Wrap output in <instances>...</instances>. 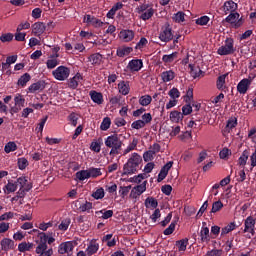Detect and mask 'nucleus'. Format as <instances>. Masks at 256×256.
<instances>
[{
	"label": "nucleus",
	"instance_id": "1",
	"mask_svg": "<svg viewBox=\"0 0 256 256\" xmlns=\"http://www.w3.org/2000/svg\"><path fill=\"white\" fill-rule=\"evenodd\" d=\"M141 163H143L141 155L133 153L126 164H124L123 175H133V173H137V169H139Z\"/></svg>",
	"mask_w": 256,
	"mask_h": 256
},
{
	"label": "nucleus",
	"instance_id": "2",
	"mask_svg": "<svg viewBox=\"0 0 256 256\" xmlns=\"http://www.w3.org/2000/svg\"><path fill=\"white\" fill-rule=\"evenodd\" d=\"M105 145L110 150V155H119L121 153V149L123 147V141L119 138V135L113 134L107 137L105 140Z\"/></svg>",
	"mask_w": 256,
	"mask_h": 256
},
{
	"label": "nucleus",
	"instance_id": "3",
	"mask_svg": "<svg viewBox=\"0 0 256 256\" xmlns=\"http://www.w3.org/2000/svg\"><path fill=\"white\" fill-rule=\"evenodd\" d=\"M16 187L20 196L27 195L31 189H33V184L27 180V177H19L16 181Z\"/></svg>",
	"mask_w": 256,
	"mask_h": 256
},
{
	"label": "nucleus",
	"instance_id": "4",
	"mask_svg": "<svg viewBox=\"0 0 256 256\" xmlns=\"http://www.w3.org/2000/svg\"><path fill=\"white\" fill-rule=\"evenodd\" d=\"M160 41L164 43H169V41H173V29L169 23H166L159 34Z\"/></svg>",
	"mask_w": 256,
	"mask_h": 256
},
{
	"label": "nucleus",
	"instance_id": "5",
	"mask_svg": "<svg viewBox=\"0 0 256 256\" xmlns=\"http://www.w3.org/2000/svg\"><path fill=\"white\" fill-rule=\"evenodd\" d=\"M70 73L71 70H69V68L60 66L52 72V75L57 79V81H65V79L69 78Z\"/></svg>",
	"mask_w": 256,
	"mask_h": 256
},
{
	"label": "nucleus",
	"instance_id": "6",
	"mask_svg": "<svg viewBox=\"0 0 256 256\" xmlns=\"http://www.w3.org/2000/svg\"><path fill=\"white\" fill-rule=\"evenodd\" d=\"M218 55H233L235 48L233 47V39H227L225 45L221 46L218 51Z\"/></svg>",
	"mask_w": 256,
	"mask_h": 256
},
{
	"label": "nucleus",
	"instance_id": "7",
	"mask_svg": "<svg viewBox=\"0 0 256 256\" xmlns=\"http://www.w3.org/2000/svg\"><path fill=\"white\" fill-rule=\"evenodd\" d=\"M239 13L237 12H232L230 13V15L225 19L226 23H230L231 25H233V27L235 29H239V27H241V25H243V19L240 18Z\"/></svg>",
	"mask_w": 256,
	"mask_h": 256
},
{
	"label": "nucleus",
	"instance_id": "8",
	"mask_svg": "<svg viewBox=\"0 0 256 256\" xmlns=\"http://www.w3.org/2000/svg\"><path fill=\"white\" fill-rule=\"evenodd\" d=\"M25 107V98L23 96L18 95L14 98V106L10 108L11 115H15V113H19Z\"/></svg>",
	"mask_w": 256,
	"mask_h": 256
},
{
	"label": "nucleus",
	"instance_id": "9",
	"mask_svg": "<svg viewBox=\"0 0 256 256\" xmlns=\"http://www.w3.org/2000/svg\"><path fill=\"white\" fill-rule=\"evenodd\" d=\"M47 30V26L43 22H36L32 25V33L35 37H41Z\"/></svg>",
	"mask_w": 256,
	"mask_h": 256
},
{
	"label": "nucleus",
	"instance_id": "10",
	"mask_svg": "<svg viewBox=\"0 0 256 256\" xmlns=\"http://www.w3.org/2000/svg\"><path fill=\"white\" fill-rule=\"evenodd\" d=\"M74 248L75 245H73V242H63L59 245L58 252L60 255H65V253L69 255L70 253H73Z\"/></svg>",
	"mask_w": 256,
	"mask_h": 256
},
{
	"label": "nucleus",
	"instance_id": "11",
	"mask_svg": "<svg viewBox=\"0 0 256 256\" xmlns=\"http://www.w3.org/2000/svg\"><path fill=\"white\" fill-rule=\"evenodd\" d=\"M244 233H251V235H255V220L253 216L246 218Z\"/></svg>",
	"mask_w": 256,
	"mask_h": 256
},
{
	"label": "nucleus",
	"instance_id": "12",
	"mask_svg": "<svg viewBox=\"0 0 256 256\" xmlns=\"http://www.w3.org/2000/svg\"><path fill=\"white\" fill-rule=\"evenodd\" d=\"M2 251H11L15 249V242L9 238H4L0 242Z\"/></svg>",
	"mask_w": 256,
	"mask_h": 256
},
{
	"label": "nucleus",
	"instance_id": "13",
	"mask_svg": "<svg viewBox=\"0 0 256 256\" xmlns=\"http://www.w3.org/2000/svg\"><path fill=\"white\" fill-rule=\"evenodd\" d=\"M250 81L249 80H245L242 79L238 85H237V91L238 93H241V95H245V93H247V91H249V86H250Z\"/></svg>",
	"mask_w": 256,
	"mask_h": 256
},
{
	"label": "nucleus",
	"instance_id": "14",
	"mask_svg": "<svg viewBox=\"0 0 256 256\" xmlns=\"http://www.w3.org/2000/svg\"><path fill=\"white\" fill-rule=\"evenodd\" d=\"M205 225L206 223H203V227L200 231V237L202 243H209V241H211V236L209 235V228Z\"/></svg>",
	"mask_w": 256,
	"mask_h": 256
},
{
	"label": "nucleus",
	"instance_id": "15",
	"mask_svg": "<svg viewBox=\"0 0 256 256\" xmlns=\"http://www.w3.org/2000/svg\"><path fill=\"white\" fill-rule=\"evenodd\" d=\"M83 80V76L80 73H77L73 78L69 80L68 87L70 89H77L79 87V83Z\"/></svg>",
	"mask_w": 256,
	"mask_h": 256
},
{
	"label": "nucleus",
	"instance_id": "16",
	"mask_svg": "<svg viewBox=\"0 0 256 256\" xmlns=\"http://www.w3.org/2000/svg\"><path fill=\"white\" fill-rule=\"evenodd\" d=\"M128 66L131 71H141V69L143 68V60H131Z\"/></svg>",
	"mask_w": 256,
	"mask_h": 256
},
{
	"label": "nucleus",
	"instance_id": "17",
	"mask_svg": "<svg viewBox=\"0 0 256 256\" xmlns=\"http://www.w3.org/2000/svg\"><path fill=\"white\" fill-rule=\"evenodd\" d=\"M97 251H99V244L97 243L96 240H92L88 248L86 249V255L88 256L95 255Z\"/></svg>",
	"mask_w": 256,
	"mask_h": 256
},
{
	"label": "nucleus",
	"instance_id": "18",
	"mask_svg": "<svg viewBox=\"0 0 256 256\" xmlns=\"http://www.w3.org/2000/svg\"><path fill=\"white\" fill-rule=\"evenodd\" d=\"M45 89V82L43 81H38L36 83H33L29 87V92L30 93H37V91H43Z\"/></svg>",
	"mask_w": 256,
	"mask_h": 256
},
{
	"label": "nucleus",
	"instance_id": "19",
	"mask_svg": "<svg viewBox=\"0 0 256 256\" xmlns=\"http://www.w3.org/2000/svg\"><path fill=\"white\" fill-rule=\"evenodd\" d=\"M90 97L94 103H97V105L103 104V94L97 91H90Z\"/></svg>",
	"mask_w": 256,
	"mask_h": 256
},
{
	"label": "nucleus",
	"instance_id": "20",
	"mask_svg": "<svg viewBox=\"0 0 256 256\" xmlns=\"http://www.w3.org/2000/svg\"><path fill=\"white\" fill-rule=\"evenodd\" d=\"M237 125V121L229 120L225 126V128L222 130V135L224 137H227L229 133H231V129H235V126Z\"/></svg>",
	"mask_w": 256,
	"mask_h": 256
},
{
	"label": "nucleus",
	"instance_id": "21",
	"mask_svg": "<svg viewBox=\"0 0 256 256\" xmlns=\"http://www.w3.org/2000/svg\"><path fill=\"white\" fill-rule=\"evenodd\" d=\"M161 78L164 83H169V81H173L175 79V72L172 70L165 71L161 74Z\"/></svg>",
	"mask_w": 256,
	"mask_h": 256
},
{
	"label": "nucleus",
	"instance_id": "22",
	"mask_svg": "<svg viewBox=\"0 0 256 256\" xmlns=\"http://www.w3.org/2000/svg\"><path fill=\"white\" fill-rule=\"evenodd\" d=\"M101 61H103V55L100 53H94L89 57V62L92 65H101Z\"/></svg>",
	"mask_w": 256,
	"mask_h": 256
},
{
	"label": "nucleus",
	"instance_id": "23",
	"mask_svg": "<svg viewBox=\"0 0 256 256\" xmlns=\"http://www.w3.org/2000/svg\"><path fill=\"white\" fill-rule=\"evenodd\" d=\"M123 40L126 42L133 41V38L135 37V32L133 30H124L120 33Z\"/></svg>",
	"mask_w": 256,
	"mask_h": 256
},
{
	"label": "nucleus",
	"instance_id": "24",
	"mask_svg": "<svg viewBox=\"0 0 256 256\" xmlns=\"http://www.w3.org/2000/svg\"><path fill=\"white\" fill-rule=\"evenodd\" d=\"M119 93L122 95H129V82L121 81L118 84Z\"/></svg>",
	"mask_w": 256,
	"mask_h": 256
},
{
	"label": "nucleus",
	"instance_id": "25",
	"mask_svg": "<svg viewBox=\"0 0 256 256\" xmlns=\"http://www.w3.org/2000/svg\"><path fill=\"white\" fill-rule=\"evenodd\" d=\"M158 205L159 202H157V199L153 197H148L145 200V207H147V209H149V207H152V209H157Z\"/></svg>",
	"mask_w": 256,
	"mask_h": 256
},
{
	"label": "nucleus",
	"instance_id": "26",
	"mask_svg": "<svg viewBox=\"0 0 256 256\" xmlns=\"http://www.w3.org/2000/svg\"><path fill=\"white\" fill-rule=\"evenodd\" d=\"M76 178L79 180V181H85V179H90L91 176L89 174V169L88 170H81V171H78L76 173Z\"/></svg>",
	"mask_w": 256,
	"mask_h": 256
},
{
	"label": "nucleus",
	"instance_id": "27",
	"mask_svg": "<svg viewBox=\"0 0 256 256\" xmlns=\"http://www.w3.org/2000/svg\"><path fill=\"white\" fill-rule=\"evenodd\" d=\"M236 9L237 3L233 2V0L224 3V11H230V13H235Z\"/></svg>",
	"mask_w": 256,
	"mask_h": 256
},
{
	"label": "nucleus",
	"instance_id": "28",
	"mask_svg": "<svg viewBox=\"0 0 256 256\" xmlns=\"http://www.w3.org/2000/svg\"><path fill=\"white\" fill-rule=\"evenodd\" d=\"M227 75L229 74H223L217 78V81H216L217 89L219 90L225 89V79H227Z\"/></svg>",
	"mask_w": 256,
	"mask_h": 256
},
{
	"label": "nucleus",
	"instance_id": "29",
	"mask_svg": "<svg viewBox=\"0 0 256 256\" xmlns=\"http://www.w3.org/2000/svg\"><path fill=\"white\" fill-rule=\"evenodd\" d=\"M154 14H155V10L153 8H149L146 11L142 12L140 19H142L143 21H147L151 19Z\"/></svg>",
	"mask_w": 256,
	"mask_h": 256
},
{
	"label": "nucleus",
	"instance_id": "30",
	"mask_svg": "<svg viewBox=\"0 0 256 256\" xmlns=\"http://www.w3.org/2000/svg\"><path fill=\"white\" fill-rule=\"evenodd\" d=\"M32 247L33 243L22 242L18 245V251H20V253H25V251H31Z\"/></svg>",
	"mask_w": 256,
	"mask_h": 256
},
{
	"label": "nucleus",
	"instance_id": "31",
	"mask_svg": "<svg viewBox=\"0 0 256 256\" xmlns=\"http://www.w3.org/2000/svg\"><path fill=\"white\" fill-rule=\"evenodd\" d=\"M29 81H31V75H29V73H25L19 78L18 85L25 87Z\"/></svg>",
	"mask_w": 256,
	"mask_h": 256
},
{
	"label": "nucleus",
	"instance_id": "32",
	"mask_svg": "<svg viewBox=\"0 0 256 256\" xmlns=\"http://www.w3.org/2000/svg\"><path fill=\"white\" fill-rule=\"evenodd\" d=\"M133 51V48L131 47H124V48H119L117 50V56L118 57H126Z\"/></svg>",
	"mask_w": 256,
	"mask_h": 256
},
{
	"label": "nucleus",
	"instance_id": "33",
	"mask_svg": "<svg viewBox=\"0 0 256 256\" xmlns=\"http://www.w3.org/2000/svg\"><path fill=\"white\" fill-rule=\"evenodd\" d=\"M151 101H153V98L150 95H144L139 99V103L140 105H142V107H147V105H151Z\"/></svg>",
	"mask_w": 256,
	"mask_h": 256
},
{
	"label": "nucleus",
	"instance_id": "34",
	"mask_svg": "<svg viewBox=\"0 0 256 256\" xmlns=\"http://www.w3.org/2000/svg\"><path fill=\"white\" fill-rule=\"evenodd\" d=\"M177 55H179V53L177 52H173L172 54H169V55H164L162 57V61L164 63H173L175 59H177Z\"/></svg>",
	"mask_w": 256,
	"mask_h": 256
},
{
	"label": "nucleus",
	"instance_id": "35",
	"mask_svg": "<svg viewBox=\"0 0 256 256\" xmlns=\"http://www.w3.org/2000/svg\"><path fill=\"white\" fill-rule=\"evenodd\" d=\"M188 244H189V240L187 239L176 241V246L178 247V251H186Z\"/></svg>",
	"mask_w": 256,
	"mask_h": 256
},
{
	"label": "nucleus",
	"instance_id": "36",
	"mask_svg": "<svg viewBox=\"0 0 256 256\" xmlns=\"http://www.w3.org/2000/svg\"><path fill=\"white\" fill-rule=\"evenodd\" d=\"M138 143H139V141L134 138L132 140V143L129 144V146L124 150L123 155H127V153H131V151H135V149H137Z\"/></svg>",
	"mask_w": 256,
	"mask_h": 256
},
{
	"label": "nucleus",
	"instance_id": "37",
	"mask_svg": "<svg viewBox=\"0 0 256 256\" xmlns=\"http://www.w3.org/2000/svg\"><path fill=\"white\" fill-rule=\"evenodd\" d=\"M249 159V151L244 150L242 155L240 156L239 160H238V164L242 165L244 167V165H247V160Z\"/></svg>",
	"mask_w": 256,
	"mask_h": 256
},
{
	"label": "nucleus",
	"instance_id": "38",
	"mask_svg": "<svg viewBox=\"0 0 256 256\" xmlns=\"http://www.w3.org/2000/svg\"><path fill=\"white\" fill-rule=\"evenodd\" d=\"M183 117V114H181V112L179 111H172L170 113V119L171 121H173L174 123H179V120Z\"/></svg>",
	"mask_w": 256,
	"mask_h": 256
},
{
	"label": "nucleus",
	"instance_id": "39",
	"mask_svg": "<svg viewBox=\"0 0 256 256\" xmlns=\"http://www.w3.org/2000/svg\"><path fill=\"white\" fill-rule=\"evenodd\" d=\"M133 189H135L136 193L143 195V193L147 191V181H144L142 184L135 186Z\"/></svg>",
	"mask_w": 256,
	"mask_h": 256
},
{
	"label": "nucleus",
	"instance_id": "40",
	"mask_svg": "<svg viewBox=\"0 0 256 256\" xmlns=\"http://www.w3.org/2000/svg\"><path fill=\"white\" fill-rule=\"evenodd\" d=\"M88 171H89L90 177H92L93 179L97 177H101L102 175L101 168H89Z\"/></svg>",
	"mask_w": 256,
	"mask_h": 256
},
{
	"label": "nucleus",
	"instance_id": "41",
	"mask_svg": "<svg viewBox=\"0 0 256 256\" xmlns=\"http://www.w3.org/2000/svg\"><path fill=\"white\" fill-rule=\"evenodd\" d=\"M5 153H11L12 151H17V144L15 142H8L4 148Z\"/></svg>",
	"mask_w": 256,
	"mask_h": 256
},
{
	"label": "nucleus",
	"instance_id": "42",
	"mask_svg": "<svg viewBox=\"0 0 256 256\" xmlns=\"http://www.w3.org/2000/svg\"><path fill=\"white\" fill-rule=\"evenodd\" d=\"M169 97H171V99L175 100V99H179L181 97V92H179V89L177 88H172L169 93H168Z\"/></svg>",
	"mask_w": 256,
	"mask_h": 256
},
{
	"label": "nucleus",
	"instance_id": "43",
	"mask_svg": "<svg viewBox=\"0 0 256 256\" xmlns=\"http://www.w3.org/2000/svg\"><path fill=\"white\" fill-rule=\"evenodd\" d=\"M110 127H111V118H109V117L104 118L103 122L100 126V129L102 131H107V129H109Z\"/></svg>",
	"mask_w": 256,
	"mask_h": 256
},
{
	"label": "nucleus",
	"instance_id": "44",
	"mask_svg": "<svg viewBox=\"0 0 256 256\" xmlns=\"http://www.w3.org/2000/svg\"><path fill=\"white\" fill-rule=\"evenodd\" d=\"M69 225H71V220L70 219L62 220V222L58 226V229L60 231H67V229H69Z\"/></svg>",
	"mask_w": 256,
	"mask_h": 256
},
{
	"label": "nucleus",
	"instance_id": "45",
	"mask_svg": "<svg viewBox=\"0 0 256 256\" xmlns=\"http://www.w3.org/2000/svg\"><path fill=\"white\" fill-rule=\"evenodd\" d=\"M92 197L94 199H103L105 197V190L103 188L97 189L93 194Z\"/></svg>",
	"mask_w": 256,
	"mask_h": 256
},
{
	"label": "nucleus",
	"instance_id": "46",
	"mask_svg": "<svg viewBox=\"0 0 256 256\" xmlns=\"http://www.w3.org/2000/svg\"><path fill=\"white\" fill-rule=\"evenodd\" d=\"M173 21H175V23H183V21H185V13L181 11L176 13L173 17Z\"/></svg>",
	"mask_w": 256,
	"mask_h": 256
},
{
	"label": "nucleus",
	"instance_id": "47",
	"mask_svg": "<svg viewBox=\"0 0 256 256\" xmlns=\"http://www.w3.org/2000/svg\"><path fill=\"white\" fill-rule=\"evenodd\" d=\"M235 230V223H230L226 227L222 228L221 235H227V233H231V231Z\"/></svg>",
	"mask_w": 256,
	"mask_h": 256
},
{
	"label": "nucleus",
	"instance_id": "48",
	"mask_svg": "<svg viewBox=\"0 0 256 256\" xmlns=\"http://www.w3.org/2000/svg\"><path fill=\"white\" fill-rule=\"evenodd\" d=\"M5 189L7 193H15V191H17V182H8V184L5 186Z\"/></svg>",
	"mask_w": 256,
	"mask_h": 256
},
{
	"label": "nucleus",
	"instance_id": "49",
	"mask_svg": "<svg viewBox=\"0 0 256 256\" xmlns=\"http://www.w3.org/2000/svg\"><path fill=\"white\" fill-rule=\"evenodd\" d=\"M223 209V202L222 201H216L212 205L211 213H217V211H221Z\"/></svg>",
	"mask_w": 256,
	"mask_h": 256
},
{
	"label": "nucleus",
	"instance_id": "50",
	"mask_svg": "<svg viewBox=\"0 0 256 256\" xmlns=\"http://www.w3.org/2000/svg\"><path fill=\"white\" fill-rule=\"evenodd\" d=\"M154 157H155V154L150 150L146 151L143 154V159L146 163H148V161H153Z\"/></svg>",
	"mask_w": 256,
	"mask_h": 256
},
{
	"label": "nucleus",
	"instance_id": "51",
	"mask_svg": "<svg viewBox=\"0 0 256 256\" xmlns=\"http://www.w3.org/2000/svg\"><path fill=\"white\" fill-rule=\"evenodd\" d=\"M69 121L71 122V125H73V127H77V121H79V116L75 113H71L68 116Z\"/></svg>",
	"mask_w": 256,
	"mask_h": 256
},
{
	"label": "nucleus",
	"instance_id": "52",
	"mask_svg": "<svg viewBox=\"0 0 256 256\" xmlns=\"http://www.w3.org/2000/svg\"><path fill=\"white\" fill-rule=\"evenodd\" d=\"M28 165H29V161H27L26 158H19L18 159L19 169H21V170L26 169Z\"/></svg>",
	"mask_w": 256,
	"mask_h": 256
},
{
	"label": "nucleus",
	"instance_id": "53",
	"mask_svg": "<svg viewBox=\"0 0 256 256\" xmlns=\"http://www.w3.org/2000/svg\"><path fill=\"white\" fill-rule=\"evenodd\" d=\"M46 65L48 69H55V67L59 65V61L55 58L50 59V60H47Z\"/></svg>",
	"mask_w": 256,
	"mask_h": 256
},
{
	"label": "nucleus",
	"instance_id": "54",
	"mask_svg": "<svg viewBox=\"0 0 256 256\" xmlns=\"http://www.w3.org/2000/svg\"><path fill=\"white\" fill-rule=\"evenodd\" d=\"M177 222H172L168 228L164 230V235H172L173 231H175V227Z\"/></svg>",
	"mask_w": 256,
	"mask_h": 256
},
{
	"label": "nucleus",
	"instance_id": "55",
	"mask_svg": "<svg viewBox=\"0 0 256 256\" xmlns=\"http://www.w3.org/2000/svg\"><path fill=\"white\" fill-rule=\"evenodd\" d=\"M0 41H2V43H9V41H13V34L11 33L3 34L0 37Z\"/></svg>",
	"mask_w": 256,
	"mask_h": 256
},
{
	"label": "nucleus",
	"instance_id": "56",
	"mask_svg": "<svg viewBox=\"0 0 256 256\" xmlns=\"http://www.w3.org/2000/svg\"><path fill=\"white\" fill-rule=\"evenodd\" d=\"M190 73L194 79H197V77H201V73H203V71H201V68L197 67V68H191Z\"/></svg>",
	"mask_w": 256,
	"mask_h": 256
},
{
	"label": "nucleus",
	"instance_id": "57",
	"mask_svg": "<svg viewBox=\"0 0 256 256\" xmlns=\"http://www.w3.org/2000/svg\"><path fill=\"white\" fill-rule=\"evenodd\" d=\"M184 212L186 213V215L188 217H191L192 215H195L197 210L193 206H187V207L184 208Z\"/></svg>",
	"mask_w": 256,
	"mask_h": 256
},
{
	"label": "nucleus",
	"instance_id": "58",
	"mask_svg": "<svg viewBox=\"0 0 256 256\" xmlns=\"http://www.w3.org/2000/svg\"><path fill=\"white\" fill-rule=\"evenodd\" d=\"M209 23V16H202L196 19V25H207Z\"/></svg>",
	"mask_w": 256,
	"mask_h": 256
},
{
	"label": "nucleus",
	"instance_id": "59",
	"mask_svg": "<svg viewBox=\"0 0 256 256\" xmlns=\"http://www.w3.org/2000/svg\"><path fill=\"white\" fill-rule=\"evenodd\" d=\"M229 155H231V150H229L228 148H223L219 154L220 159H227Z\"/></svg>",
	"mask_w": 256,
	"mask_h": 256
},
{
	"label": "nucleus",
	"instance_id": "60",
	"mask_svg": "<svg viewBox=\"0 0 256 256\" xmlns=\"http://www.w3.org/2000/svg\"><path fill=\"white\" fill-rule=\"evenodd\" d=\"M145 127V122L142 120H137L132 123V129H143Z\"/></svg>",
	"mask_w": 256,
	"mask_h": 256
},
{
	"label": "nucleus",
	"instance_id": "61",
	"mask_svg": "<svg viewBox=\"0 0 256 256\" xmlns=\"http://www.w3.org/2000/svg\"><path fill=\"white\" fill-rule=\"evenodd\" d=\"M91 151L99 153L101 151V144L99 142H92L90 145Z\"/></svg>",
	"mask_w": 256,
	"mask_h": 256
},
{
	"label": "nucleus",
	"instance_id": "62",
	"mask_svg": "<svg viewBox=\"0 0 256 256\" xmlns=\"http://www.w3.org/2000/svg\"><path fill=\"white\" fill-rule=\"evenodd\" d=\"M149 151L152 152L154 155H157L161 151V145L155 143L150 146Z\"/></svg>",
	"mask_w": 256,
	"mask_h": 256
},
{
	"label": "nucleus",
	"instance_id": "63",
	"mask_svg": "<svg viewBox=\"0 0 256 256\" xmlns=\"http://www.w3.org/2000/svg\"><path fill=\"white\" fill-rule=\"evenodd\" d=\"M142 121L144 122L145 125L151 123V121H153V117L151 116V113H145L142 116Z\"/></svg>",
	"mask_w": 256,
	"mask_h": 256
},
{
	"label": "nucleus",
	"instance_id": "64",
	"mask_svg": "<svg viewBox=\"0 0 256 256\" xmlns=\"http://www.w3.org/2000/svg\"><path fill=\"white\" fill-rule=\"evenodd\" d=\"M26 36H27V33H21V31H17L15 34V39L17 41H25Z\"/></svg>",
	"mask_w": 256,
	"mask_h": 256
}]
</instances>
